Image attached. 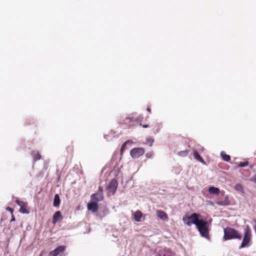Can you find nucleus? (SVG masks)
Listing matches in <instances>:
<instances>
[{
	"label": "nucleus",
	"instance_id": "obj_1",
	"mask_svg": "<svg viewBox=\"0 0 256 256\" xmlns=\"http://www.w3.org/2000/svg\"><path fill=\"white\" fill-rule=\"evenodd\" d=\"M195 226L198 228L202 236L206 238H209L208 224L207 221L203 220L201 217L198 219L196 225Z\"/></svg>",
	"mask_w": 256,
	"mask_h": 256
},
{
	"label": "nucleus",
	"instance_id": "obj_2",
	"mask_svg": "<svg viewBox=\"0 0 256 256\" xmlns=\"http://www.w3.org/2000/svg\"><path fill=\"white\" fill-rule=\"evenodd\" d=\"M224 240L232 239H238L240 240L242 238V234L238 230L232 228L227 227L224 228Z\"/></svg>",
	"mask_w": 256,
	"mask_h": 256
},
{
	"label": "nucleus",
	"instance_id": "obj_3",
	"mask_svg": "<svg viewBox=\"0 0 256 256\" xmlns=\"http://www.w3.org/2000/svg\"><path fill=\"white\" fill-rule=\"evenodd\" d=\"M201 217L202 216L200 214L194 212L190 216H184L182 221L184 224L190 226L192 224L196 225L198 219Z\"/></svg>",
	"mask_w": 256,
	"mask_h": 256
},
{
	"label": "nucleus",
	"instance_id": "obj_4",
	"mask_svg": "<svg viewBox=\"0 0 256 256\" xmlns=\"http://www.w3.org/2000/svg\"><path fill=\"white\" fill-rule=\"evenodd\" d=\"M252 238L251 230L248 226H247L244 230V236L242 242L240 245L239 248H242L250 246L249 243Z\"/></svg>",
	"mask_w": 256,
	"mask_h": 256
},
{
	"label": "nucleus",
	"instance_id": "obj_5",
	"mask_svg": "<svg viewBox=\"0 0 256 256\" xmlns=\"http://www.w3.org/2000/svg\"><path fill=\"white\" fill-rule=\"evenodd\" d=\"M144 153V150L142 148H137L132 149L130 152V156L132 158H138Z\"/></svg>",
	"mask_w": 256,
	"mask_h": 256
},
{
	"label": "nucleus",
	"instance_id": "obj_6",
	"mask_svg": "<svg viewBox=\"0 0 256 256\" xmlns=\"http://www.w3.org/2000/svg\"><path fill=\"white\" fill-rule=\"evenodd\" d=\"M118 185L117 181L115 179H112L107 186L108 192L114 194L116 190Z\"/></svg>",
	"mask_w": 256,
	"mask_h": 256
},
{
	"label": "nucleus",
	"instance_id": "obj_7",
	"mask_svg": "<svg viewBox=\"0 0 256 256\" xmlns=\"http://www.w3.org/2000/svg\"><path fill=\"white\" fill-rule=\"evenodd\" d=\"M88 210L92 212H95L98 210V204L97 202L92 200V202H90L87 205Z\"/></svg>",
	"mask_w": 256,
	"mask_h": 256
},
{
	"label": "nucleus",
	"instance_id": "obj_8",
	"mask_svg": "<svg viewBox=\"0 0 256 256\" xmlns=\"http://www.w3.org/2000/svg\"><path fill=\"white\" fill-rule=\"evenodd\" d=\"M108 214V210L106 208H100L98 212V216L102 218Z\"/></svg>",
	"mask_w": 256,
	"mask_h": 256
},
{
	"label": "nucleus",
	"instance_id": "obj_9",
	"mask_svg": "<svg viewBox=\"0 0 256 256\" xmlns=\"http://www.w3.org/2000/svg\"><path fill=\"white\" fill-rule=\"evenodd\" d=\"M91 198L93 200L97 202L98 203V202L102 200H103L104 196L103 194H102L96 193L92 194Z\"/></svg>",
	"mask_w": 256,
	"mask_h": 256
},
{
	"label": "nucleus",
	"instance_id": "obj_10",
	"mask_svg": "<svg viewBox=\"0 0 256 256\" xmlns=\"http://www.w3.org/2000/svg\"><path fill=\"white\" fill-rule=\"evenodd\" d=\"M62 219V216L60 211L56 212L52 217V222L56 224L60 220Z\"/></svg>",
	"mask_w": 256,
	"mask_h": 256
},
{
	"label": "nucleus",
	"instance_id": "obj_11",
	"mask_svg": "<svg viewBox=\"0 0 256 256\" xmlns=\"http://www.w3.org/2000/svg\"><path fill=\"white\" fill-rule=\"evenodd\" d=\"M193 154L194 158L198 160V162H202L203 164H206V162L204 159L200 156L196 150H193Z\"/></svg>",
	"mask_w": 256,
	"mask_h": 256
},
{
	"label": "nucleus",
	"instance_id": "obj_12",
	"mask_svg": "<svg viewBox=\"0 0 256 256\" xmlns=\"http://www.w3.org/2000/svg\"><path fill=\"white\" fill-rule=\"evenodd\" d=\"M156 213H157V216L159 218H160L163 220H165L168 218V216L165 212H164L162 210H159L156 212Z\"/></svg>",
	"mask_w": 256,
	"mask_h": 256
},
{
	"label": "nucleus",
	"instance_id": "obj_13",
	"mask_svg": "<svg viewBox=\"0 0 256 256\" xmlns=\"http://www.w3.org/2000/svg\"><path fill=\"white\" fill-rule=\"evenodd\" d=\"M60 196L58 194H56L54 196L53 206L58 207L60 206Z\"/></svg>",
	"mask_w": 256,
	"mask_h": 256
},
{
	"label": "nucleus",
	"instance_id": "obj_14",
	"mask_svg": "<svg viewBox=\"0 0 256 256\" xmlns=\"http://www.w3.org/2000/svg\"><path fill=\"white\" fill-rule=\"evenodd\" d=\"M142 216V213L141 212L138 210L134 214V218L135 221L137 222H140V218Z\"/></svg>",
	"mask_w": 256,
	"mask_h": 256
},
{
	"label": "nucleus",
	"instance_id": "obj_15",
	"mask_svg": "<svg viewBox=\"0 0 256 256\" xmlns=\"http://www.w3.org/2000/svg\"><path fill=\"white\" fill-rule=\"evenodd\" d=\"M208 192L210 194H218L220 193V190L218 188L214 186H210L208 188Z\"/></svg>",
	"mask_w": 256,
	"mask_h": 256
},
{
	"label": "nucleus",
	"instance_id": "obj_16",
	"mask_svg": "<svg viewBox=\"0 0 256 256\" xmlns=\"http://www.w3.org/2000/svg\"><path fill=\"white\" fill-rule=\"evenodd\" d=\"M32 156L34 161L38 160L40 159L41 156L39 152L37 151H33L32 153Z\"/></svg>",
	"mask_w": 256,
	"mask_h": 256
},
{
	"label": "nucleus",
	"instance_id": "obj_17",
	"mask_svg": "<svg viewBox=\"0 0 256 256\" xmlns=\"http://www.w3.org/2000/svg\"><path fill=\"white\" fill-rule=\"evenodd\" d=\"M66 250V247L64 246H60L55 248L54 251L58 256L60 252H64Z\"/></svg>",
	"mask_w": 256,
	"mask_h": 256
},
{
	"label": "nucleus",
	"instance_id": "obj_18",
	"mask_svg": "<svg viewBox=\"0 0 256 256\" xmlns=\"http://www.w3.org/2000/svg\"><path fill=\"white\" fill-rule=\"evenodd\" d=\"M220 156L222 160L226 162H229L230 160V156L225 154L224 152H220Z\"/></svg>",
	"mask_w": 256,
	"mask_h": 256
},
{
	"label": "nucleus",
	"instance_id": "obj_19",
	"mask_svg": "<svg viewBox=\"0 0 256 256\" xmlns=\"http://www.w3.org/2000/svg\"><path fill=\"white\" fill-rule=\"evenodd\" d=\"M188 150L180 151L178 152V155L180 156H182V157L186 156H188Z\"/></svg>",
	"mask_w": 256,
	"mask_h": 256
},
{
	"label": "nucleus",
	"instance_id": "obj_20",
	"mask_svg": "<svg viewBox=\"0 0 256 256\" xmlns=\"http://www.w3.org/2000/svg\"><path fill=\"white\" fill-rule=\"evenodd\" d=\"M235 189L239 192H242L243 191V187L240 184H236L234 186Z\"/></svg>",
	"mask_w": 256,
	"mask_h": 256
},
{
	"label": "nucleus",
	"instance_id": "obj_21",
	"mask_svg": "<svg viewBox=\"0 0 256 256\" xmlns=\"http://www.w3.org/2000/svg\"><path fill=\"white\" fill-rule=\"evenodd\" d=\"M248 164V161H246L244 162H240L238 164V166L240 168H244L247 166Z\"/></svg>",
	"mask_w": 256,
	"mask_h": 256
},
{
	"label": "nucleus",
	"instance_id": "obj_22",
	"mask_svg": "<svg viewBox=\"0 0 256 256\" xmlns=\"http://www.w3.org/2000/svg\"><path fill=\"white\" fill-rule=\"evenodd\" d=\"M130 142H125L122 146L120 148V152L122 153L124 150L125 147L128 146V144Z\"/></svg>",
	"mask_w": 256,
	"mask_h": 256
},
{
	"label": "nucleus",
	"instance_id": "obj_23",
	"mask_svg": "<svg viewBox=\"0 0 256 256\" xmlns=\"http://www.w3.org/2000/svg\"><path fill=\"white\" fill-rule=\"evenodd\" d=\"M20 212L22 214H28L29 212L23 206L20 208Z\"/></svg>",
	"mask_w": 256,
	"mask_h": 256
},
{
	"label": "nucleus",
	"instance_id": "obj_24",
	"mask_svg": "<svg viewBox=\"0 0 256 256\" xmlns=\"http://www.w3.org/2000/svg\"><path fill=\"white\" fill-rule=\"evenodd\" d=\"M147 143L150 144V146H151L154 142V139L150 138H146Z\"/></svg>",
	"mask_w": 256,
	"mask_h": 256
},
{
	"label": "nucleus",
	"instance_id": "obj_25",
	"mask_svg": "<svg viewBox=\"0 0 256 256\" xmlns=\"http://www.w3.org/2000/svg\"><path fill=\"white\" fill-rule=\"evenodd\" d=\"M216 204L220 206H226L227 205V202L225 201L222 200H218L216 202Z\"/></svg>",
	"mask_w": 256,
	"mask_h": 256
},
{
	"label": "nucleus",
	"instance_id": "obj_26",
	"mask_svg": "<svg viewBox=\"0 0 256 256\" xmlns=\"http://www.w3.org/2000/svg\"><path fill=\"white\" fill-rule=\"evenodd\" d=\"M250 181L256 184V174L254 175L250 178Z\"/></svg>",
	"mask_w": 256,
	"mask_h": 256
},
{
	"label": "nucleus",
	"instance_id": "obj_27",
	"mask_svg": "<svg viewBox=\"0 0 256 256\" xmlns=\"http://www.w3.org/2000/svg\"><path fill=\"white\" fill-rule=\"evenodd\" d=\"M16 204L18 206H20V208L22 207V204H23V203H24L23 202L19 200H16Z\"/></svg>",
	"mask_w": 256,
	"mask_h": 256
},
{
	"label": "nucleus",
	"instance_id": "obj_28",
	"mask_svg": "<svg viewBox=\"0 0 256 256\" xmlns=\"http://www.w3.org/2000/svg\"><path fill=\"white\" fill-rule=\"evenodd\" d=\"M152 154H153L152 152H148L146 154V156L148 158H150L152 156Z\"/></svg>",
	"mask_w": 256,
	"mask_h": 256
},
{
	"label": "nucleus",
	"instance_id": "obj_29",
	"mask_svg": "<svg viewBox=\"0 0 256 256\" xmlns=\"http://www.w3.org/2000/svg\"><path fill=\"white\" fill-rule=\"evenodd\" d=\"M57 254L54 250L50 252L48 254V256H57Z\"/></svg>",
	"mask_w": 256,
	"mask_h": 256
},
{
	"label": "nucleus",
	"instance_id": "obj_30",
	"mask_svg": "<svg viewBox=\"0 0 256 256\" xmlns=\"http://www.w3.org/2000/svg\"><path fill=\"white\" fill-rule=\"evenodd\" d=\"M98 194H103V190H102V188L100 186L98 187Z\"/></svg>",
	"mask_w": 256,
	"mask_h": 256
},
{
	"label": "nucleus",
	"instance_id": "obj_31",
	"mask_svg": "<svg viewBox=\"0 0 256 256\" xmlns=\"http://www.w3.org/2000/svg\"><path fill=\"white\" fill-rule=\"evenodd\" d=\"M6 210L10 211L11 213H12V212H13L12 208L10 207L6 208Z\"/></svg>",
	"mask_w": 256,
	"mask_h": 256
},
{
	"label": "nucleus",
	"instance_id": "obj_32",
	"mask_svg": "<svg viewBox=\"0 0 256 256\" xmlns=\"http://www.w3.org/2000/svg\"><path fill=\"white\" fill-rule=\"evenodd\" d=\"M140 126H142V128H146L148 127V124H140Z\"/></svg>",
	"mask_w": 256,
	"mask_h": 256
},
{
	"label": "nucleus",
	"instance_id": "obj_33",
	"mask_svg": "<svg viewBox=\"0 0 256 256\" xmlns=\"http://www.w3.org/2000/svg\"><path fill=\"white\" fill-rule=\"evenodd\" d=\"M15 218L14 216L12 214V220H10V222H14L15 221Z\"/></svg>",
	"mask_w": 256,
	"mask_h": 256
},
{
	"label": "nucleus",
	"instance_id": "obj_34",
	"mask_svg": "<svg viewBox=\"0 0 256 256\" xmlns=\"http://www.w3.org/2000/svg\"><path fill=\"white\" fill-rule=\"evenodd\" d=\"M126 142H130L128 144V145L131 146L132 144V142L131 140H128Z\"/></svg>",
	"mask_w": 256,
	"mask_h": 256
},
{
	"label": "nucleus",
	"instance_id": "obj_35",
	"mask_svg": "<svg viewBox=\"0 0 256 256\" xmlns=\"http://www.w3.org/2000/svg\"><path fill=\"white\" fill-rule=\"evenodd\" d=\"M147 111H148V112H150L151 110H150V108H148L147 109H146Z\"/></svg>",
	"mask_w": 256,
	"mask_h": 256
},
{
	"label": "nucleus",
	"instance_id": "obj_36",
	"mask_svg": "<svg viewBox=\"0 0 256 256\" xmlns=\"http://www.w3.org/2000/svg\"><path fill=\"white\" fill-rule=\"evenodd\" d=\"M60 256H64L61 254Z\"/></svg>",
	"mask_w": 256,
	"mask_h": 256
}]
</instances>
